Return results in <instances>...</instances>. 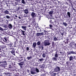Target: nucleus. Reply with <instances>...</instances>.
<instances>
[{
	"instance_id": "f8f14e48",
	"label": "nucleus",
	"mask_w": 76,
	"mask_h": 76,
	"mask_svg": "<svg viewBox=\"0 0 76 76\" xmlns=\"http://www.w3.org/2000/svg\"><path fill=\"white\" fill-rule=\"evenodd\" d=\"M53 11H51L49 12V14L50 15H51V16L52 15H53Z\"/></svg>"
},
{
	"instance_id": "a211bd4d",
	"label": "nucleus",
	"mask_w": 76,
	"mask_h": 76,
	"mask_svg": "<svg viewBox=\"0 0 76 76\" xmlns=\"http://www.w3.org/2000/svg\"><path fill=\"white\" fill-rule=\"evenodd\" d=\"M4 13H5L6 14H9V11L7 10L4 12Z\"/></svg>"
},
{
	"instance_id": "f704fd0d",
	"label": "nucleus",
	"mask_w": 76,
	"mask_h": 76,
	"mask_svg": "<svg viewBox=\"0 0 76 76\" xmlns=\"http://www.w3.org/2000/svg\"><path fill=\"white\" fill-rule=\"evenodd\" d=\"M26 50L27 51H29V48L28 47L26 48Z\"/></svg>"
},
{
	"instance_id": "4be33fe9",
	"label": "nucleus",
	"mask_w": 76,
	"mask_h": 76,
	"mask_svg": "<svg viewBox=\"0 0 76 76\" xmlns=\"http://www.w3.org/2000/svg\"><path fill=\"white\" fill-rule=\"evenodd\" d=\"M55 57H56V58H57L58 57V54L57 53H56L55 55Z\"/></svg>"
},
{
	"instance_id": "f03ea898",
	"label": "nucleus",
	"mask_w": 76,
	"mask_h": 76,
	"mask_svg": "<svg viewBox=\"0 0 76 76\" xmlns=\"http://www.w3.org/2000/svg\"><path fill=\"white\" fill-rule=\"evenodd\" d=\"M50 44H51V43L49 42V41H48L47 40L45 41V42L44 43V45L45 46L50 45Z\"/></svg>"
},
{
	"instance_id": "a18cd8bd",
	"label": "nucleus",
	"mask_w": 76,
	"mask_h": 76,
	"mask_svg": "<svg viewBox=\"0 0 76 76\" xmlns=\"http://www.w3.org/2000/svg\"><path fill=\"white\" fill-rule=\"evenodd\" d=\"M60 54H61V52H60Z\"/></svg>"
},
{
	"instance_id": "4c0bfd02",
	"label": "nucleus",
	"mask_w": 76,
	"mask_h": 76,
	"mask_svg": "<svg viewBox=\"0 0 76 76\" xmlns=\"http://www.w3.org/2000/svg\"><path fill=\"white\" fill-rule=\"evenodd\" d=\"M38 48H39V49H41V47H40V46H38Z\"/></svg>"
},
{
	"instance_id": "a878e982",
	"label": "nucleus",
	"mask_w": 76,
	"mask_h": 76,
	"mask_svg": "<svg viewBox=\"0 0 76 76\" xmlns=\"http://www.w3.org/2000/svg\"><path fill=\"white\" fill-rule=\"evenodd\" d=\"M40 33H37V36H40Z\"/></svg>"
},
{
	"instance_id": "6e6552de",
	"label": "nucleus",
	"mask_w": 76,
	"mask_h": 76,
	"mask_svg": "<svg viewBox=\"0 0 76 76\" xmlns=\"http://www.w3.org/2000/svg\"><path fill=\"white\" fill-rule=\"evenodd\" d=\"M76 54V53L75 52L73 51H71L69 52V54Z\"/></svg>"
},
{
	"instance_id": "e433bc0d",
	"label": "nucleus",
	"mask_w": 76,
	"mask_h": 76,
	"mask_svg": "<svg viewBox=\"0 0 76 76\" xmlns=\"http://www.w3.org/2000/svg\"><path fill=\"white\" fill-rule=\"evenodd\" d=\"M50 28H53V26L52 25H50Z\"/></svg>"
},
{
	"instance_id": "72a5a7b5",
	"label": "nucleus",
	"mask_w": 76,
	"mask_h": 76,
	"mask_svg": "<svg viewBox=\"0 0 76 76\" xmlns=\"http://www.w3.org/2000/svg\"><path fill=\"white\" fill-rule=\"evenodd\" d=\"M38 29H39V31H40V32H41V29H40V27H38Z\"/></svg>"
},
{
	"instance_id": "39448f33",
	"label": "nucleus",
	"mask_w": 76,
	"mask_h": 76,
	"mask_svg": "<svg viewBox=\"0 0 76 76\" xmlns=\"http://www.w3.org/2000/svg\"><path fill=\"white\" fill-rule=\"evenodd\" d=\"M8 46L10 47H13V44L10 43L8 44Z\"/></svg>"
},
{
	"instance_id": "58836bf2",
	"label": "nucleus",
	"mask_w": 76,
	"mask_h": 76,
	"mask_svg": "<svg viewBox=\"0 0 76 76\" xmlns=\"http://www.w3.org/2000/svg\"><path fill=\"white\" fill-rule=\"evenodd\" d=\"M41 48H42V50H43V47L41 46Z\"/></svg>"
},
{
	"instance_id": "1a4fd4ad",
	"label": "nucleus",
	"mask_w": 76,
	"mask_h": 76,
	"mask_svg": "<svg viewBox=\"0 0 76 76\" xmlns=\"http://www.w3.org/2000/svg\"><path fill=\"white\" fill-rule=\"evenodd\" d=\"M57 58H56V57H54L52 58V60H53V61H57Z\"/></svg>"
},
{
	"instance_id": "7ed1b4c3",
	"label": "nucleus",
	"mask_w": 76,
	"mask_h": 76,
	"mask_svg": "<svg viewBox=\"0 0 76 76\" xmlns=\"http://www.w3.org/2000/svg\"><path fill=\"white\" fill-rule=\"evenodd\" d=\"M58 71H60V68L58 67H57L55 69V71L56 72H57Z\"/></svg>"
},
{
	"instance_id": "473e14b6",
	"label": "nucleus",
	"mask_w": 76,
	"mask_h": 76,
	"mask_svg": "<svg viewBox=\"0 0 76 76\" xmlns=\"http://www.w3.org/2000/svg\"><path fill=\"white\" fill-rule=\"evenodd\" d=\"M20 31H21V32H22L23 34L24 33V32H25V31H23L22 30H20Z\"/></svg>"
},
{
	"instance_id": "dca6fc26",
	"label": "nucleus",
	"mask_w": 76,
	"mask_h": 76,
	"mask_svg": "<svg viewBox=\"0 0 76 76\" xmlns=\"http://www.w3.org/2000/svg\"><path fill=\"white\" fill-rule=\"evenodd\" d=\"M31 73L32 75H34V74H35L36 73V72H34L32 71H31Z\"/></svg>"
},
{
	"instance_id": "0eeeda50",
	"label": "nucleus",
	"mask_w": 76,
	"mask_h": 76,
	"mask_svg": "<svg viewBox=\"0 0 76 76\" xmlns=\"http://www.w3.org/2000/svg\"><path fill=\"white\" fill-rule=\"evenodd\" d=\"M23 11L24 12V13L26 14H28V12H29L28 10L27 9H25Z\"/></svg>"
},
{
	"instance_id": "37998d69",
	"label": "nucleus",
	"mask_w": 76,
	"mask_h": 76,
	"mask_svg": "<svg viewBox=\"0 0 76 76\" xmlns=\"http://www.w3.org/2000/svg\"><path fill=\"white\" fill-rule=\"evenodd\" d=\"M1 49L0 48V52H1Z\"/></svg>"
},
{
	"instance_id": "f3484780",
	"label": "nucleus",
	"mask_w": 76,
	"mask_h": 76,
	"mask_svg": "<svg viewBox=\"0 0 76 76\" xmlns=\"http://www.w3.org/2000/svg\"><path fill=\"white\" fill-rule=\"evenodd\" d=\"M67 14L68 15V16H69V18H70V13L69 12H67Z\"/></svg>"
},
{
	"instance_id": "7c9ffc66",
	"label": "nucleus",
	"mask_w": 76,
	"mask_h": 76,
	"mask_svg": "<svg viewBox=\"0 0 76 76\" xmlns=\"http://www.w3.org/2000/svg\"><path fill=\"white\" fill-rule=\"evenodd\" d=\"M40 35H44V33H43V32H42V33H40Z\"/></svg>"
},
{
	"instance_id": "20e7f679",
	"label": "nucleus",
	"mask_w": 76,
	"mask_h": 76,
	"mask_svg": "<svg viewBox=\"0 0 76 76\" xmlns=\"http://www.w3.org/2000/svg\"><path fill=\"white\" fill-rule=\"evenodd\" d=\"M37 46V43L36 42H33V45L32 47L34 48L36 47V46Z\"/></svg>"
},
{
	"instance_id": "aec40b11",
	"label": "nucleus",
	"mask_w": 76,
	"mask_h": 76,
	"mask_svg": "<svg viewBox=\"0 0 76 76\" xmlns=\"http://www.w3.org/2000/svg\"><path fill=\"white\" fill-rule=\"evenodd\" d=\"M40 44H41V42H40V41H39L37 42V45H40Z\"/></svg>"
},
{
	"instance_id": "ea45409f",
	"label": "nucleus",
	"mask_w": 76,
	"mask_h": 76,
	"mask_svg": "<svg viewBox=\"0 0 76 76\" xmlns=\"http://www.w3.org/2000/svg\"><path fill=\"white\" fill-rule=\"evenodd\" d=\"M18 18H19V19H21V18H20V16H19L18 17Z\"/></svg>"
},
{
	"instance_id": "2eb2a0df",
	"label": "nucleus",
	"mask_w": 76,
	"mask_h": 76,
	"mask_svg": "<svg viewBox=\"0 0 76 76\" xmlns=\"http://www.w3.org/2000/svg\"><path fill=\"white\" fill-rule=\"evenodd\" d=\"M23 62H22L20 63H18V64L20 66H22L23 65Z\"/></svg>"
},
{
	"instance_id": "f257e3e1",
	"label": "nucleus",
	"mask_w": 76,
	"mask_h": 76,
	"mask_svg": "<svg viewBox=\"0 0 76 76\" xmlns=\"http://www.w3.org/2000/svg\"><path fill=\"white\" fill-rule=\"evenodd\" d=\"M31 16L32 17V18L34 20H35V17H36V15L35 13L34 12H32L31 14Z\"/></svg>"
},
{
	"instance_id": "c756f323",
	"label": "nucleus",
	"mask_w": 76,
	"mask_h": 76,
	"mask_svg": "<svg viewBox=\"0 0 76 76\" xmlns=\"http://www.w3.org/2000/svg\"><path fill=\"white\" fill-rule=\"evenodd\" d=\"M15 50L12 51L11 52L12 54H13V53H15Z\"/></svg>"
},
{
	"instance_id": "c03bdc74",
	"label": "nucleus",
	"mask_w": 76,
	"mask_h": 76,
	"mask_svg": "<svg viewBox=\"0 0 76 76\" xmlns=\"http://www.w3.org/2000/svg\"><path fill=\"white\" fill-rule=\"evenodd\" d=\"M3 63V62H1L0 61V64H1V63Z\"/></svg>"
},
{
	"instance_id": "de8ad7c7",
	"label": "nucleus",
	"mask_w": 76,
	"mask_h": 76,
	"mask_svg": "<svg viewBox=\"0 0 76 76\" xmlns=\"http://www.w3.org/2000/svg\"><path fill=\"white\" fill-rule=\"evenodd\" d=\"M54 74H55V75H56V74H55V73H54Z\"/></svg>"
},
{
	"instance_id": "ddd939ff",
	"label": "nucleus",
	"mask_w": 76,
	"mask_h": 76,
	"mask_svg": "<svg viewBox=\"0 0 76 76\" xmlns=\"http://www.w3.org/2000/svg\"><path fill=\"white\" fill-rule=\"evenodd\" d=\"M73 56H71L69 57V61H71V60H73Z\"/></svg>"
},
{
	"instance_id": "79ce46f5",
	"label": "nucleus",
	"mask_w": 76,
	"mask_h": 76,
	"mask_svg": "<svg viewBox=\"0 0 76 76\" xmlns=\"http://www.w3.org/2000/svg\"><path fill=\"white\" fill-rule=\"evenodd\" d=\"M23 35H25V34H24V33H23Z\"/></svg>"
},
{
	"instance_id": "393cba45",
	"label": "nucleus",
	"mask_w": 76,
	"mask_h": 76,
	"mask_svg": "<svg viewBox=\"0 0 76 76\" xmlns=\"http://www.w3.org/2000/svg\"><path fill=\"white\" fill-rule=\"evenodd\" d=\"M36 72H37L38 73V72H39V69H38L37 68H36Z\"/></svg>"
},
{
	"instance_id": "9d476101",
	"label": "nucleus",
	"mask_w": 76,
	"mask_h": 76,
	"mask_svg": "<svg viewBox=\"0 0 76 76\" xmlns=\"http://www.w3.org/2000/svg\"><path fill=\"white\" fill-rule=\"evenodd\" d=\"M33 22L34 23V25H35V26H37L38 23H36V22H35V20L33 21Z\"/></svg>"
},
{
	"instance_id": "a19ab883",
	"label": "nucleus",
	"mask_w": 76,
	"mask_h": 76,
	"mask_svg": "<svg viewBox=\"0 0 76 76\" xmlns=\"http://www.w3.org/2000/svg\"><path fill=\"white\" fill-rule=\"evenodd\" d=\"M15 17H16V18H18V16H17V15H15Z\"/></svg>"
},
{
	"instance_id": "bb28decb",
	"label": "nucleus",
	"mask_w": 76,
	"mask_h": 76,
	"mask_svg": "<svg viewBox=\"0 0 76 76\" xmlns=\"http://www.w3.org/2000/svg\"><path fill=\"white\" fill-rule=\"evenodd\" d=\"M39 60L40 61H43L44 60V59L43 58H40L39 59Z\"/></svg>"
},
{
	"instance_id": "2f4dec72",
	"label": "nucleus",
	"mask_w": 76,
	"mask_h": 76,
	"mask_svg": "<svg viewBox=\"0 0 76 76\" xmlns=\"http://www.w3.org/2000/svg\"><path fill=\"white\" fill-rule=\"evenodd\" d=\"M2 3H6V1L5 0H3L2 1Z\"/></svg>"
},
{
	"instance_id": "6ab92c4d",
	"label": "nucleus",
	"mask_w": 76,
	"mask_h": 76,
	"mask_svg": "<svg viewBox=\"0 0 76 76\" xmlns=\"http://www.w3.org/2000/svg\"><path fill=\"white\" fill-rule=\"evenodd\" d=\"M27 58L28 60H31V59H32V56H31L30 57H28Z\"/></svg>"
},
{
	"instance_id": "5701e85b",
	"label": "nucleus",
	"mask_w": 76,
	"mask_h": 76,
	"mask_svg": "<svg viewBox=\"0 0 76 76\" xmlns=\"http://www.w3.org/2000/svg\"><path fill=\"white\" fill-rule=\"evenodd\" d=\"M42 56L43 57H44V58H45V57L46 56V55H45V54H43L42 55Z\"/></svg>"
},
{
	"instance_id": "c9c22d12",
	"label": "nucleus",
	"mask_w": 76,
	"mask_h": 76,
	"mask_svg": "<svg viewBox=\"0 0 76 76\" xmlns=\"http://www.w3.org/2000/svg\"><path fill=\"white\" fill-rule=\"evenodd\" d=\"M0 30L1 31H3V28L0 27Z\"/></svg>"
},
{
	"instance_id": "9b49d317",
	"label": "nucleus",
	"mask_w": 76,
	"mask_h": 76,
	"mask_svg": "<svg viewBox=\"0 0 76 76\" xmlns=\"http://www.w3.org/2000/svg\"><path fill=\"white\" fill-rule=\"evenodd\" d=\"M8 27L10 29H12V25L11 24H10L8 25Z\"/></svg>"
},
{
	"instance_id": "c85d7f7f",
	"label": "nucleus",
	"mask_w": 76,
	"mask_h": 76,
	"mask_svg": "<svg viewBox=\"0 0 76 76\" xmlns=\"http://www.w3.org/2000/svg\"><path fill=\"white\" fill-rule=\"evenodd\" d=\"M54 40L55 41H57V38L56 37H55L54 38Z\"/></svg>"
},
{
	"instance_id": "cd10ccee",
	"label": "nucleus",
	"mask_w": 76,
	"mask_h": 76,
	"mask_svg": "<svg viewBox=\"0 0 76 76\" xmlns=\"http://www.w3.org/2000/svg\"><path fill=\"white\" fill-rule=\"evenodd\" d=\"M6 18H7V19H9V18H10V16L9 15H7L6 16Z\"/></svg>"
},
{
	"instance_id": "49530a36",
	"label": "nucleus",
	"mask_w": 76,
	"mask_h": 76,
	"mask_svg": "<svg viewBox=\"0 0 76 76\" xmlns=\"http://www.w3.org/2000/svg\"><path fill=\"white\" fill-rule=\"evenodd\" d=\"M75 46L76 47V43L75 44Z\"/></svg>"
},
{
	"instance_id": "4468645a",
	"label": "nucleus",
	"mask_w": 76,
	"mask_h": 76,
	"mask_svg": "<svg viewBox=\"0 0 76 76\" xmlns=\"http://www.w3.org/2000/svg\"><path fill=\"white\" fill-rule=\"evenodd\" d=\"M63 25L65 26L66 27L67 26V24L66 23H65L64 22H63Z\"/></svg>"
},
{
	"instance_id": "423d86ee",
	"label": "nucleus",
	"mask_w": 76,
	"mask_h": 76,
	"mask_svg": "<svg viewBox=\"0 0 76 76\" xmlns=\"http://www.w3.org/2000/svg\"><path fill=\"white\" fill-rule=\"evenodd\" d=\"M21 28L22 29H23V30L26 31V28H27V26H21Z\"/></svg>"
},
{
	"instance_id": "412c9836",
	"label": "nucleus",
	"mask_w": 76,
	"mask_h": 76,
	"mask_svg": "<svg viewBox=\"0 0 76 76\" xmlns=\"http://www.w3.org/2000/svg\"><path fill=\"white\" fill-rule=\"evenodd\" d=\"M21 3L23 4H25V2L24 0H22Z\"/></svg>"
},
{
	"instance_id": "b1692460",
	"label": "nucleus",
	"mask_w": 76,
	"mask_h": 76,
	"mask_svg": "<svg viewBox=\"0 0 76 76\" xmlns=\"http://www.w3.org/2000/svg\"><path fill=\"white\" fill-rule=\"evenodd\" d=\"M3 41H4V42H5V41H7V39H6V38H4V39H3Z\"/></svg>"
}]
</instances>
